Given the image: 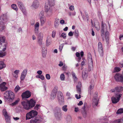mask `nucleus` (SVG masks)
Here are the masks:
<instances>
[{
  "label": "nucleus",
  "mask_w": 123,
  "mask_h": 123,
  "mask_svg": "<svg viewBox=\"0 0 123 123\" xmlns=\"http://www.w3.org/2000/svg\"><path fill=\"white\" fill-rule=\"evenodd\" d=\"M98 51L101 56H103V47L102 43L99 42L98 44Z\"/></svg>",
  "instance_id": "obj_10"
},
{
  "label": "nucleus",
  "mask_w": 123,
  "mask_h": 123,
  "mask_svg": "<svg viewBox=\"0 0 123 123\" xmlns=\"http://www.w3.org/2000/svg\"><path fill=\"white\" fill-rule=\"evenodd\" d=\"M82 76L83 79H86L87 77V71L86 70H83L82 72Z\"/></svg>",
  "instance_id": "obj_28"
},
{
  "label": "nucleus",
  "mask_w": 123,
  "mask_h": 123,
  "mask_svg": "<svg viewBox=\"0 0 123 123\" xmlns=\"http://www.w3.org/2000/svg\"><path fill=\"white\" fill-rule=\"evenodd\" d=\"M39 1L37 0H35L33 2L31 6L34 8L36 9L39 7Z\"/></svg>",
  "instance_id": "obj_15"
},
{
  "label": "nucleus",
  "mask_w": 123,
  "mask_h": 123,
  "mask_svg": "<svg viewBox=\"0 0 123 123\" xmlns=\"http://www.w3.org/2000/svg\"><path fill=\"white\" fill-rule=\"evenodd\" d=\"M40 107V105H37L36 106L34 107L35 110H37Z\"/></svg>",
  "instance_id": "obj_57"
},
{
  "label": "nucleus",
  "mask_w": 123,
  "mask_h": 123,
  "mask_svg": "<svg viewBox=\"0 0 123 123\" xmlns=\"http://www.w3.org/2000/svg\"><path fill=\"white\" fill-rule=\"evenodd\" d=\"M69 14L70 16H74L76 15V12H73L72 13L70 12L69 13Z\"/></svg>",
  "instance_id": "obj_54"
},
{
  "label": "nucleus",
  "mask_w": 123,
  "mask_h": 123,
  "mask_svg": "<svg viewBox=\"0 0 123 123\" xmlns=\"http://www.w3.org/2000/svg\"><path fill=\"white\" fill-rule=\"evenodd\" d=\"M40 79L42 80H43L44 79V76L42 74L40 75Z\"/></svg>",
  "instance_id": "obj_60"
},
{
  "label": "nucleus",
  "mask_w": 123,
  "mask_h": 123,
  "mask_svg": "<svg viewBox=\"0 0 123 123\" xmlns=\"http://www.w3.org/2000/svg\"><path fill=\"white\" fill-rule=\"evenodd\" d=\"M72 76L73 78L75 81H76L77 79V78L74 72H72Z\"/></svg>",
  "instance_id": "obj_44"
},
{
  "label": "nucleus",
  "mask_w": 123,
  "mask_h": 123,
  "mask_svg": "<svg viewBox=\"0 0 123 123\" xmlns=\"http://www.w3.org/2000/svg\"><path fill=\"white\" fill-rule=\"evenodd\" d=\"M66 120L68 122H70L71 121L72 118L71 116L70 115L67 116L66 118Z\"/></svg>",
  "instance_id": "obj_42"
},
{
  "label": "nucleus",
  "mask_w": 123,
  "mask_h": 123,
  "mask_svg": "<svg viewBox=\"0 0 123 123\" xmlns=\"http://www.w3.org/2000/svg\"><path fill=\"white\" fill-rule=\"evenodd\" d=\"M39 120L37 119L36 118L32 119L30 120L31 123H38Z\"/></svg>",
  "instance_id": "obj_31"
},
{
  "label": "nucleus",
  "mask_w": 123,
  "mask_h": 123,
  "mask_svg": "<svg viewBox=\"0 0 123 123\" xmlns=\"http://www.w3.org/2000/svg\"><path fill=\"white\" fill-rule=\"evenodd\" d=\"M121 70V69L119 67H115V68L114 72H118Z\"/></svg>",
  "instance_id": "obj_50"
},
{
  "label": "nucleus",
  "mask_w": 123,
  "mask_h": 123,
  "mask_svg": "<svg viewBox=\"0 0 123 123\" xmlns=\"http://www.w3.org/2000/svg\"><path fill=\"white\" fill-rule=\"evenodd\" d=\"M41 51L43 57V58L45 57L47 54V49L45 47L42 46Z\"/></svg>",
  "instance_id": "obj_19"
},
{
  "label": "nucleus",
  "mask_w": 123,
  "mask_h": 123,
  "mask_svg": "<svg viewBox=\"0 0 123 123\" xmlns=\"http://www.w3.org/2000/svg\"><path fill=\"white\" fill-rule=\"evenodd\" d=\"M44 15V13L43 12H41L39 14V15L40 17V18L41 17H43V16Z\"/></svg>",
  "instance_id": "obj_63"
},
{
  "label": "nucleus",
  "mask_w": 123,
  "mask_h": 123,
  "mask_svg": "<svg viewBox=\"0 0 123 123\" xmlns=\"http://www.w3.org/2000/svg\"><path fill=\"white\" fill-rule=\"evenodd\" d=\"M67 106V105H65L63 106L62 107V110L65 112H66L68 110Z\"/></svg>",
  "instance_id": "obj_39"
},
{
  "label": "nucleus",
  "mask_w": 123,
  "mask_h": 123,
  "mask_svg": "<svg viewBox=\"0 0 123 123\" xmlns=\"http://www.w3.org/2000/svg\"><path fill=\"white\" fill-rule=\"evenodd\" d=\"M5 37H0V43L1 42L2 43H4Z\"/></svg>",
  "instance_id": "obj_46"
},
{
  "label": "nucleus",
  "mask_w": 123,
  "mask_h": 123,
  "mask_svg": "<svg viewBox=\"0 0 123 123\" xmlns=\"http://www.w3.org/2000/svg\"><path fill=\"white\" fill-rule=\"evenodd\" d=\"M47 3L49 4L51 6H54L55 4V0H48V2Z\"/></svg>",
  "instance_id": "obj_33"
},
{
  "label": "nucleus",
  "mask_w": 123,
  "mask_h": 123,
  "mask_svg": "<svg viewBox=\"0 0 123 123\" xmlns=\"http://www.w3.org/2000/svg\"><path fill=\"white\" fill-rule=\"evenodd\" d=\"M30 109L32 108L35 106L36 102L35 100L31 99L29 100H27Z\"/></svg>",
  "instance_id": "obj_16"
},
{
  "label": "nucleus",
  "mask_w": 123,
  "mask_h": 123,
  "mask_svg": "<svg viewBox=\"0 0 123 123\" xmlns=\"http://www.w3.org/2000/svg\"><path fill=\"white\" fill-rule=\"evenodd\" d=\"M67 68V67L66 65H64L62 68L63 70H66Z\"/></svg>",
  "instance_id": "obj_61"
},
{
  "label": "nucleus",
  "mask_w": 123,
  "mask_h": 123,
  "mask_svg": "<svg viewBox=\"0 0 123 123\" xmlns=\"http://www.w3.org/2000/svg\"><path fill=\"white\" fill-rule=\"evenodd\" d=\"M82 114L84 117H85L86 116V112L85 110L82 112Z\"/></svg>",
  "instance_id": "obj_53"
},
{
  "label": "nucleus",
  "mask_w": 123,
  "mask_h": 123,
  "mask_svg": "<svg viewBox=\"0 0 123 123\" xmlns=\"http://www.w3.org/2000/svg\"><path fill=\"white\" fill-rule=\"evenodd\" d=\"M43 34L40 32L38 34L37 37V43L40 45L41 46L43 44Z\"/></svg>",
  "instance_id": "obj_9"
},
{
  "label": "nucleus",
  "mask_w": 123,
  "mask_h": 123,
  "mask_svg": "<svg viewBox=\"0 0 123 123\" xmlns=\"http://www.w3.org/2000/svg\"><path fill=\"white\" fill-rule=\"evenodd\" d=\"M1 46H0V51H4L6 50L7 47V44L6 43H0Z\"/></svg>",
  "instance_id": "obj_22"
},
{
  "label": "nucleus",
  "mask_w": 123,
  "mask_h": 123,
  "mask_svg": "<svg viewBox=\"0 0 123 123\" xmlns=\"http://www.w3.org/2000/svg\"><path fill=\"white\" fill-rule=\"evenodd\" d=\"M56 31H53L52 32V37L53 38H54L55 36Z\"/></svg>",
  "instance_id": "obj_55"
},
{
  "label": "nucleus",
  "mask_w": 123,
  "mask_h": 123,
  "mask_svg": "<svg viewBox=\"0 0 123 123\" xmlns=\"http://www.w3.org/2000/svg\"><path fill=\"white\" fill-rule=\"evenodd\" d=\"M69 9L71 11H73L74 9V6H70L69 7Z\"/></svg>",
  "instance_id": "obj_59"
},
{
  "label": "nucleus",
  "mask_w": 123,
  "mask_h": 123,
  "mask_svg": "<svg viewBox=\"0 0 123 123\" xmlns=\"http://www.w3.org/2000/svg\"><path fill=\"white\" fill-rule=\"evenodd\" d=\"M119 66L121 68L123 67V61L120 62Z\"/></svg>",
  "instance_id": "obj_64"
},
{
  "label": "nucleus",
  "mask_w": 123,
  "mask_h": 123,
  "mask_svg": "<svg viewBox=\"0 0 123 123\" xmlns=\"http://www.w3.org/2000/svg\"><path fill=\"white\" fill-rule=\"evenodd\" d=\"M74 33L75 37L76 38H78L79 36V33L78 30H75L74 32Z\"/></svg>",
  "instance_id": "obj_37"
},
{
  "label": "nucleus",
  "mask_w": 123,
  "mask_h": 123,
  "mask_svg": "<svg viewBox=\"0 0 123 123\" xmlns=\"http://www.w3.org/2000/svg\"><path fill=\"white\" fill-rule=\"evenodd\" d=\"M23 108L26 110H29L30 109L27 100L23 101L21 103Z\"/></svg>",
  "instance_id": "obj_13"
},
{
  "label": "nucleus",
  "mask_w": 123,
  "mask_h": 123,
  "mask_svg": "<svg viewBox=\"0 0 123 123\" xmlns=\"http://www.w3.org/2000/svg\"><path fill=\"white\" fill-rule=\"evenodd\" d=\"M35 31L36 33H37L38 31L39 24L38 22H37L35 25Z\"/></svg>",
  "instance_id": "obj_26"
},
{
  "label": "nucleus",
  "mask_w": 123,
  "mask_h": 123,
  "mask_svg": "<svg viewBox=\"0 0 123 123\" xmlns=\"http://www.w3.org/2000/svg\"><path fill=\"white\" fill-rule=\"evenodd\" d=\"M6 93H7L6 92ZM5 97L6 99L9 102H12L14 99L15 94L14 93L11 91H9Z\"/></svg>",
  "instance_id": "obj_2"
},
{
  "label": "nucleus",
  "mask_w": 123,
  "mask_h": 123,
  "mask_svg": "<svg viewBox=\"0 0 123 123\" xmlns=\"http://www.w3.org/2000/svg\"><path fill=\"white\" fill-rule=\"evenodd\" d=\"M54 116L58 120H59L61 118L62 115L61 109L59 107H56L54 111Z\"/></svg>",
  "instance_id": "obj_3"
},
{
  "label": "nucleus",
  "mask_w": 123,
  "mask_h": 123,
  "mask_svg": "<svg viewBox=\"0 0 123 123\" xmlns=\"http://www.w3.org/2000/svg\"><path fill=\"white\" fill-rule=\"evenodd\" d=\"M88 70L90 71L92 69L93 67V62L88 63Z\"/></svg>",
  "instance_id": "obj_35"
},
{
  "label": "nucleus",
  "mask_w": 123,
  "mask_h": 123,
  "mask_svg": "<svg viewBox=\"0 0 123 123\" xmlns=\"http://www.w3.org/2000/svg\"><path fill=\"white\" fill-rule=\"evenodd\" d=\"M51 37L49 36H48L46 41V45L47 46H48L51 43Z\"/></svg>",
  "instance_id": "obj_23"
},
{
  "label": "nucleus",
  "mask_w": 123,
  "mask_h": 123,
  "mask_svg": "<svg viewBox=\"0 0 123 123\" xmlns=\"http://www.w3.org/2000/svg\"><path fill=\"white\" fill-rule=\"evenodd\" d=\"M114 77L116 81L123 82V76L121 74L119 73H117Z\"/></svg>",
  "instance_id": "obj_8"
},
{
  "label": "nucleus",
  "mask_w": 123,
  "mask_h": 123,
  "mask_svg": "<svg viewBox=\"0 0 123 123\" xmlns=\"http://www.w3.org/2000/svg\"><path fill=\"white\" fill-rule=\"evenodd\" d=\"M11 7L12 8L16 11H18V8L17 5L15 4H12L11 5Z\"/></svg>",
  "instance_id": "obj_40"
},
{
  "label": "nucleus",
  "mask_w": 123,
  "mask_h": 123,
  "mask_svg": "<svg viewBox=\"0 0 123 123\" xmlns=\"http://www.w3.org/2000/svg\"><path fill=\"white\" fill-rule=\"evenodd\" d=\"M60 37H62L64 39L66 38V35L65 33H63L62 34L60 35Z\"/></svg>",
  "instance_id": "obj_48"
},
{
  "label": "nucleus",
  "mask_w": 123,
  "mask_h": 123,
  "mask_svg": "<svg viewBox=\"0 0 123 123\" xmlns=\"http://www.w3.org/2000/svg\"><path fill=\"white\" fill-rule=\"evenodd\" d=\"M94 85V81H92L90 83L89 86V89L88 90L89 93L90 95L92 93V91L91 90L93 88Z\"/></svg>",
  "instance_id": "obj_20"
},
{
  "label": "nucleus",
  "mask_w": 123,
  "mask_h": 123,
  "mask_svg": "<svg viewBox=\"0 0 123 123\" xmlns=\"http://www.w3.org/2000/svg\"><path fill=\"white\" fill-rule=\"evenodd\" d=\"M20 100L19 99H18L17 100H16L14 102H13L11 104V105L12 106L15 105L17 104L19 102Z\"/></svg>",
  "instance_id": "obj_41"
},
{
  "label": "nucleus",
  "mask_w": 123,
  "mask_h": 123,
  "mask_svg": "<svg viewBox=\"0 0 123 123\" xmlns=\"http://www.w3.org/2000/svg\"><path fill=\"white\" fill-rule=\"evenodd\" d=\"M37 73L38 74L40 75H42L41 74L42 73V72L41 70H39L37 71Z\"/></svg>",
  "instance_id": "obj_62"
},
{
  "label": "nucleus",
  "mask_w": 123,
  "mask_h": 123,
  "mask_svg": "<svg viewBox=\"0 0 123 123\" xmlns=\"http://www.w3.org/2000/svg\"><path fill=\"white\" fill-rule=\"evenodd\" d=\"M76 55L77 57H78L79 60L78 62H80V60L81 59V58L80 56V54L79 53L77 52L76 53Z\"/></svg>",
  "instance_id": "obj_49"
},
{
  "label": "nucleus",
  "mask_w": 123,
  "mask_h": 123,
  "mask_svg": "<svg viewBox=\"0 0 123 123\" xmlns=\"http://www.w3.org/2000/svg\"><path fill=\"white\" fill-rule=\"evenodd\" d=\"M60 78L61 80L63 81L65 79V76L63 74H62L60 75Z\"/></svg>",
  "instance_id": "obj_47"
},
{
  "label": "nucleus",
  "mask_w": 123,
  "mask_h": 123,
  "mask_svg": "<svg viewBox=\"0 0 123 123\" xmlns=\"http://www.w3.org/2000/svg\"><path fill=\"white\" fill-rule=\"evenodd\" d=\"M38 112L34 110H31L29 112L27 113L26 116V120L30 119L37 115Z\"/></svg>",
  "instance_id": "obj_4"
},
{
  "label": "nucleus",
  "mask_w": 123,
  "mask_h": 123,
  "mask_svg": "<svg viewBox=\"0 0 123 123\" xmlns=\"http://www.w3.org/2000/svg\"><path fill=\"white\" fill-rule=\"evenodd\" d=\"M122 94L121 93H116L115 96L111 98V100L113 103L116 104L119 101Z\"/></svg>",
  "instance_id": "obj_5"
},
{
  "label": "nucleus",
  "mask_w": 123,
  "mask_h": 123,
  "mask_svg": "<svg viewBox=\"0 0 123 123\" xmlns=\"http://www.w3.org/2000/svg\"><path fill=\"white\" fill-rule=\"evenodd\" d=\"M123 113V108H121L119 109L117 112V114H119Z\"/></svg>",
  "instance_id": "obj_43"
},
{
  "label": "nucleus",
  "mask_w": 123,
  "mask_h": 123,
  "mask_svg": "<svg viewBox=\"0 0 123 123\" xmlns=\"http://www.w3.org/2000/svg\"><path fill=\"white\" fill-rule=\"evenodd\" d=\"M6 65L4 62L2 61H0V69L5 68Z\"/></svg>",
  "instance_id": "obj_30"
},
{
  "label": "nucleus",
  "mask_w": 123,
  "mask_h": 123,
  "mask_svg": "<svg viewBox=\"0 0 123 123\" xmlns=\"http://www.w3.org/2000/svg\"><path fill=\"white\" fill-rule=\"evenodd\" d=\"M107 30V25L105 24H104L103 22H102V26L101 28V36L103 40H104L105 34L104 32Z\"/></svg>",
  "instance_id": "obj_6"
},
{
  "label": "nucleus",
  "mask_w": 123,
  "mask_h": 123,
  "mask_svg": "<svg viewBox=\"0 0 123 123\" xmlns=\"http://www.w3.org/2000/svg\"><path fill=\"white\" fill-rule=\"evenodd\" d=\"M88 63L93 62L91 55L90 53H89L88 55Z\"/></svg>",
  "instance_id": "obj_32"
},
{
  "label": "nucleus",
  "mask_w": 123,
  "mask_h": 123,
  "mask_svg": "<svg viewBox=\"0 0 123 123\" xmlns=\"http://www.w3.org/2000/svg\"><path fill=\"white\" fill-rule=\"evenodd\" d=\"M20 87L18 85H17L15 88L14 91L15 92H17L20 89Z\"/></svg>",
  "instance_id": "obj_51"
},
{
  "label": "nucleus",
  "mask_w": 123,
  "mask_h": 123,
  "mask_svg": "<svg viewBox=\"0 0 123 123\" xmlns=\"http://www.w3.org/2000/svg\"><path fill=\"white\" fill-rule=\"evenodd\" d=\"M58 100L59 101H62L63 99V97L62 92L61 91H59L57 95Z\"/></svg>",
  "instance_id": "obj_24"
},
{
  "label": "nucleus",
  "mask_w": 123,
  "mask_h": 123,
  "mask_svg": "<svg viewBox=\"0 0 123 123\" xmlns=\"http://www.w3.org/2000/svg\"><path fill=\"white\" fill-rule=\"evenodd\" d=\"M2 112L4 117H5L6 116L8 115L7 114V112L6 111V109H4L3 110Z\"/></svg>",
  "instance_id": "obj_45"
},
{
  "label": "nucleus",
  "mask_w": 123,
  "mask_h": 123,
  "mask_svg": "<svg viewBox=\"0 0 123 123\" xmlns=\"http://www.w3.org/2000/svg\"><path fill=\"white\" fill-rule=\"evenodd\" d=\"M54 6H51L49 4L47 3H46L45 4L44 7V10L47 15L49 16H50L52 15L53 13V10L51 7Z\"/></svg>",
  "instance_id": "obj_1"
},
{
  "label": "nucleus",
  "mask_w": 123,
  "mask_h": 123,
  "mask_svg": "<svg viewBox=\"0 0 123 123\" xmlns=\"http://www.w3.org/2000/svg\"><path fill=\"white\" fill-rule=\"evenodd\" d=\"M20 71L19 70H15L14 73H12V75L13 78L15 80H17L18 77V75L19 74Z\"/></svg>",
  "instance_id": "obj_21"
},
{
  "label": "nucleus",
  "mask_w": 123,
  "mask_h": 123,
  "mask_svg": "<svg viewBox=\"0 0 123 123\" xmlns=\"http://www.w3.org/2000/svg\"><path fill=\"white\" fill-rule=\"evenodd\" d=\"M6 52L3 51H0V57H3L6 55Z\"/></svg>",
  "instance_id": "obj_36"
},
{
  "label": "nucleus",
  "mask_w": 123,
  "mask_h": 123,
  "mask_svg": "<svg viewBox=\"0 0 123 123\" xmlns=\"http://www.w3.org/2000/svg\"><path fill=\"white\" fill-rule=\"evenodd\" d=\"M77 89L78 93L80 94V87H78V86H77Z\"/></svg>",
  "instance_id": "obj_52"
},
{
  "label": "nucleus",
  "mask_w": 123,
  "mask_h": 123,
  "mask_svg": "<svg viewBox=\"0 0 123 123\" xmlns=\"http://www.w3.org/2000/svg\"><path fill=\"white\" fill-rule=\"evenodd\" d=\"M116 92H121L123 91V87H122L119 86L115 87Z\"/></svg>",
  "instance_id": "obj_25"
},
{
  "label": "nucleus",
  "mask_w": 123,
  "mask_h": 123,
  "mask_svg": "<svg viewBox=\"0 0 123 123\" xmlns=\"http://www.w3.org/2000/svg\"><path fill=\"white\" fill-rule=\"evenodd\" d=\"M31 93L30 91H27L23 93L22 94L23 98H28L31 96Z\"/></svg>",
  "instance_id": "obj_14"
},
{
  "label": "nucleus",
  "mask_w": 123,
  "mask_h": 123,
  "mask_svg": "<svg viewBox=\"0 0 123 123\" xmlns=\"http://www.w3.org/2000/svg\"><path fill=\"white\" fill-rule=\"evenodd\" d=\"M57 87H55L52 91L51 95V98L52 99L55 98L56 96V94L57 91Z\"/></svg>",
  "instance_id": "obj_12"
},
{
  "label": "nucleus",
  "mask_w": 123,
  "mask_h": 123,
  "mask_svg": "<svg viewBox=\"0 0 123 123\" xmlns=\"http://www.w3.org/2000/svg\"><path fill=\"white\" fill-rule=\"evenodd\" d=\"M59 19L56 18L54 22V26L55 28H57L59 25Z\"/></svg>",
  "instance_id": "obj_27"
},
{
  "label": "nucleus",
  "mask_w": 123,
  "mask_h": 123,
  "mask_svg": "<svg viewBox=\"0 0 123 123\" xmlns=\"http://www.w3.org/2000/svg\"><path fill=\"white\" fill-rule=\"evenodd\" d=\"M94 26L97 30V31H99L100 29V26L98 22H96Z\"/></svg>",
  "instance_id": "obj_34"
},
{
  "label": "nucleus",
  "mask_w": 123,
  "mask_h": 123,
  "mask_svg": "<svg viewBox=\"0 0 123 123\" xmlns=\"http://www.w3.org/2000/svg\"><path fill=\"white\" fill-rule=\"evenodd\" d=\"M45 76L46 79L48 80H49L50 78V76L49 74H46Z\"/></svg>",
  "instance_id": "obj_56"
},
{
  "label": "nucleus",
  "mask_w": 123,
  "mask_h": 123,
  "mask_svg": "<svg viewBox=\"0 0 123 123\" xmlns=\"http://www.w3.org/2000/svg\"><path fill=\"white\" fill-rule=\"evenodd\" d=\"M6 122L7 123H10V117L8 115L5 117Z\"/></svg>",
  "instance_id": "obj_38"
},
{
  "label": "nucleus",
  "mask_w": 123,
  "mask_h": 123,
  "mask_svg": "<svg viewBox=\"0 0 123 123\" xmlns=\"http://www.w3.org/2000/svg\"><path fill=\"white\" fill-rule=\"evenodd\" d=\"M17 4L18 7L21 9L23 12V13L25 12L26 10L23 4L21 2H18Z\"/></svg>",
  "instance_id": "obj_17"
},
{
  "label": "nucleus",
  "mask_w": 123,
  "mask_h": 123,
  "mask_svg": "<svg viewBox=\"0 0 123 123\" xmlns=\"http://www.w3.org/2000/svg\"><path fill=\"white\" fill-rule=\"evenodd\" d=\"M64 46L63 44H62L60 45L59 47V49L60 51H61L63 48Z\"/></svg>",
  "instance_id": "obj_58"
},
{
  "label": "nucleus",
  "mask_w": 123,
  "mask_h": 123,
  "mask_svg": "<svg viewBox=\"0 0 123 123\" xmlns=\"http://www.w3.org/2000/svg\"><path fill=\"white\" fill-rule=\"evenodd\" d=\"M28 70L27 69H24L20 75V80L22 81L24 80L27 75Z\"/></svg>",
  "instance_id": "obj_11"
},
{
  "label": "nucleus",
  "mask_w": 123,
  "mask_h": 123,
  "mask_svg": "<svg viewBox=\"0 0 123 123\" xmlns=\"http://www.w3.org/2000/svg\"><path fill=\"white\" fill-rule=\"evenodd\" d=\"M46 19L44 17H41L40 18V25L41 26H42L45 23Z\"/></svg>",
  "instance_id": "obj_29"
},
{
  "label": "nucleus",
  "mask_w": 123,
  "mask_h": 123,
  "mask_svg": "<svg viewBox=\"0 0 123 123\" xmlns=\"http://www.w3.org/2000/svg\"><path fill=\"white\" fill-rule=\"evenodd\" d=\"M6 83L4 82L0 84V89L2 92L6 91L7 89V87L6 86Z\"/></svg>",
  "instance_id": "obj_18"
},
{
  "label": "nucleus",
  "mask_w": 123,
  "mask_h": 123,
  "mask_svg": "<svg viewBox=\"0 0 123 123\" xmlns=\"http://www.w3.org/2000/svg\"><path fill=\"white\" fill-rule=\"evenodd\" d=\"M92 100V104L93 106H97L98 104V92H96Z\"/></svg>",
  "instance_id": "obj_7"
}]
</instances>
